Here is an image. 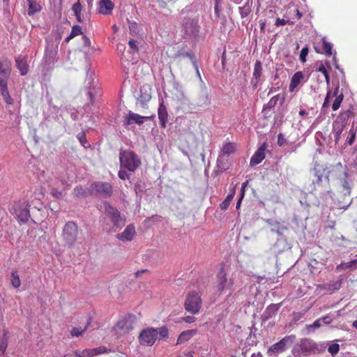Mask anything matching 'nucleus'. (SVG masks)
Wrapping results in <instances>:
<instances>
[{
	"label": "nucleus",
	"instance_id": "nucleus-61",
	"mask_svg": "<svg viewBox=\"0 0 357 357\" xmlns=\"http://www.w3.org/2000/svg\"><path fill=\"white\" fill-rule=\"evenodd\" d=\"M323 176L316 177V179L313 181L312 184L314 185L313 189H316V186L319 187L322 182Z\"/></svg>",
	"mask_w": 357,
	"mask_h": 357
},
{
	"label": "nucleus",
	"instance_id": "nucleus-55",
	"mask_svg": "<svg viewBox=\"0 0 357 357\" xmlns=\"http://www.w3.org/2000/svg\"><path fill=\"white\" fill-rule=\"evenodd\" d=\"M308 54V48L307 47H303L300 53V60L302 62H305L306 61V56Z\"/></svg>",
	"mask_w": 357,
	"mask_h": 357
},
{
	"label": "nucleus",
	"instance_id": "nucleus-32",
	"mask_svg": "<svg viewBox=\"0 0 357 357\" xmlns=\"http://www.w3.org/2000/svg\"><path fill=\"white\" fill-rule=\"evenodd\" d=\"M235 195V188H234L231 192L227 196L225 199L220 204V208L222 210H226L228 208L231 200L233 199Z\"/></svg>",
	"mask_w": 357,
	"mask_h": 357
},
{
	"label": "nucleus",
	"instance_id": "nucleus-13",
	"mask_svg": "<svg viewBox=\"0 0 357 357\" xmlns=\"http://www.w3.org/2000/svg\"><path fill=\"white\" fill-rule=\"evenodd\" d=\"M262 63L260 61H257L253 71V78L251 80V84L254 88H257L258 84L262 82Z\"/></svg>",
	"mask_w": 357,
	"mask_h": 357
},
{
	"label": "nucleus",
	"instance_id": "nucleus-36",
	"mask_svg": "<svg viewBox=\"0 0 357 357\" xmlns=\"http://www.w3.org/2000/svg\"><path fill=\"white\" fill-rule=\"evenodd\" d=\"M81 34H82V27L79 25H74L70 35L66 38V41L68 43L75 36Z\"/></svg>",
	"mask_w": 357,
	"mask_h": 357
},
{
	"label": "nucleus",
	"instance_id": "nucleus-57",
	"mask_svg": "<svg viewBox=\"0 0 357 357\" xmlns=\"http://www.w3.org/2000/svg\"><path fill=\"white\" fill-rule=\"evenodd\" d=\"M158 335L161 338H165L168 336V330L165 327L160 328L158 330Z\"/></svg>",
	"mask_w": 357,
	"mask_h": 357
},
{
	"label": "nucleus",
	"instance_id": "nucleus-52",
	"mask_svg": "<svg viewBox=\"0 0 357 357\" xmlns=\"http://www.w3.org/2000/svg\"><path fill=\"white\" fill-rule=\"evenodd\" d=\"M128 45L130 47V50L132 53H137L139 51L138 47L137 45L136 41L133 39H131L128 42Z\"/></svg>",
	"mask_w": 357,
	"mask_h": 357
},
{
	"label": "nucleus",
	"instance_id": "nucleus-64",
	"mask_svg": "<svg viewBox=\"0 0 357 357\" xmlns=\"http://www.w3.org/2000/svg\"><path fill=\"white\" fill-rule=\"evenodd\" d=\"M350 137H348V144L349 145H351L354 142V140H355V132H353L351 130H350Z\"/></svg>",
	"mask_w": 357,
	"mask_h": 357
},
{
	"label": "nucleus",
	"instance_id": "nucleus-49",
	"mask_svg": "<svg viewBox=\"0 0 357 357\" xmlns=\"http://www.w3.org/2000/svg\"><path fill=\"white\" fill-rule=\"evenodd\" d=\"M317 70L319 71V72H321V73H322L324 74L326 83L329 84L330 77H329V75H328V73L325 66L324 65H321V66H319L317 68Z\"/></svg>",
	"mask_w": 357,
	"mask_h": 357
},
{
	"label": "nucleus",
	"instance_id": "nucleus-16",
	"mask_svg": "<svg viewBox=\"0 0 357 357\" xmlns=\"http://www.w3.org/2000/svg\"><path fill=\"white\" fill-rule=\"evenodd\" d=\"M135 228L133 225H128L124 231L116 235V238L121 241H130L135 235Z\"/></svg>",
	"mask_w": 357,
	"mask_h": 357
},
{
	"label": "nucleus",
	"instance_id": "nucleus-39",
	"mask_svg": "<svg viewBox=\"0 0 357 357\" xmlns=\"http://www.w3.org/2000/svg\"><path fill=\"white\" fill-rule=\"evenodd\" d=\"M77 138L78 139L80 144L85 148H89L90 146V144L88 142L86 139V134L84 132H81L77 134Z\"/></svg>",
	"mask_w": 357,
	"mask_h": 357
},
{
	"label": "nucleus",
	"instance_id": "nucleus-51",
	"mask_svg": "<svg viewBox=\"0 0 357 357\" xmlns=\"http://www.w3.org/2000/svg\"><path fill=\"white\" fill-rule=\"evenodd\" d=\"M86 328H87V326H85L84 328L82 330H80L78 328H73L71 331V335L73 336L79 337V335H81L82 333H84L85 332Z\"/></svg>",
	"mask_w": 357,
	"mask_h": 357
},
{
	"label": "nucleus",
	"instance_id": "nucleus-31",
	"mask_svg": "<svg viewBox=\"0 0 357 357\" xmlns=\"http://www.w3.org/2000/svg\"><path fill=\"white\" fill-rule=\"evenodd\" d=\"M252 2L251 0L249 2H245L244 6L238 8L239 13L241 18L247 17L252 10Z\"/></svg>",
	"mask_w": 357,
	"mask_h": 357
},
{
	"label": "nucleus",
	"instance_id": "nucleus-59",
	"mask_svg": "<svg viewBox=\"0 0 357 357\" xmlns=\"http://www.w3.org/2000/svg\"><path fill=\"white\" fill-rule=\"evenodd\" d=\"M319 319L323 324H329L333 321L332 317L328 314Z\"/></svg>",
	"mask_w": 357,
	"mask_h": 357
},
{
	"label": "nucleus",
	"instance_id": "nucleus-28",
	"mask_svg": "<svg viewBox=\"0 0 357 357\" xmlns=\"http://www.w3.org/2000/svg\"><path fill=\"white\" fill-rule=\"evenodd\" d=\"M303 78V74L301 71H298L291 77L289 90L293 91L294 89L301 83L302 79Z\"/></svg>",
	"mask_w": 357,
	"mask_h": 357
},
{
	"label": "nucleus",
	"instance_id": "nucleus-37",
	"mask_svg": "<svg viewBox=\"0 0 357 357\" xmlns=\"http://www.w3.org/2000/svg\"><path fill=\"white\" fill-rule=\"evenodd\" d=\"M323 42V52L326 56H330L332 55L333 45L331 43L327 42L324 38H322Z\"/></svg>",
	"mask_w": 357,
	"mask_h": 357
},
{
	"label": "nucleus",
	"instance_id": "nucleus-21",
	"mask_svg": "<svg viewBox=\"0 0 357 357\" xmlns=\"http://www.w3.org/2000/svg\"><path fill=\"white\" fill-rule=\"evenodd\" d=\"M197 331L196 329L187 330L181 332L178 337L176 344H181L188 342L193 336L197 335Z\"/></svg>",
	"mask_w": 357,
	"mask_h": 357
},
{
	"label": "nucleus",
	"instance_id": "nucleus-56",
	"mask_svg": "<svg viewBox=\"0 0 357 357\" xmlns=\"http://www.w3.org/2000/svg\"><path fill=\"white\" fill-rule=\"evenodd\" d=\"M125 169L121 168L118 173L119 177L122 180L129 179V174Z\"/></svg>",
	"mask_w": 357,
	"mask_h": 357
},
{
	"label": "nucleus",
	"instance_id": "nucleus-29",
	"mask_svg": "<svg viewBox=\"0 0 357 357\" xmlns=\"http://www.w3.org/2000/svg\"><path fill=\"white\" fill-rule=\"evenodd\" d=\"M235 150H236V146L234 144L230 143V142L226 143V144H223L219 154H220L223 156H225V155L228 156L230 154L234 153Z\"/></svg>",
	"mask_w": 357,
	"mask_h": 357
},
{
	"label": "nucleus",
	"instance_id": "nucleus-43",
	"mask_svg": "<svg viewBox=\"0 0 357 357\" xmlns=\"http://www.w3.org/2000/svg\"><path fill=\"white\" fill-rule=\"evenodd\" d=\"M342 100H343L342 94H340L335 98V100L333 101V105H332V109L333 111H336L339 109Z\"/></svg>",
	"mask_w": 357,
	"mask_h": 357
},
{
	"label": "nucleus",
	"instance_id": "nucleus-50",
	"mask_svg": "<svg viewBox=\"0 0 357 357\" xmlns=\"http://www.w3.org/2000/svg\"><path fill=\"white\" fill-rule=\"evenodd\" d=\"M50 195L56 199H61L63 197L62 192L55 188L51 189Z\"/></svg>",
	"mask_w": 357,
	"mask_h": 357
},
{
	"label": "nucleus",
	"instance_id": "nucleus-18",
	"mask_svg": "<svg viewBox=\"0 0 357 357\" xmlns=\"http://www.w3.org/2000/svg\"><path fill=\"white\" fill-rule=\"evenodd\" d=\"M158 115L160 127L165 128L168 121V113L163 100H162L160 103V106L158 110Z\"/></svg>",
	"mask_w": 357,
	"mask_h": 357
},
{
	"label": "nucleus",
	"instance_id": "nucleus-41",
	"mask_svg": "<svg viewBox=\"0 0 357 357\" xmlns=\"http://www.w3.org/2000/svg\"><path fill=\"white\" fill-rule=\"evenodd\" d=\"M313 172L315 177L324 176L325 169L320 165H315L313 169Z\"/></svg>",
	"mask_w": 357,
	"mask_h": 357
},
{
	"label": "nucleus",
	"instance_id": "nucleus-11",
	"mask_svg": "<svg viewBox=\"0 0 357 357\" xmlns=\"http://www.w3.org/2000/svg\"><path fill=\"white\" fill-rule=\"evenodd\" d=\"M17 220L22 223L28 222L30 218L29 206L25 201L15 202L13 206Z\"/></svg>",
	"mask_w": 357,
	"mask_h": 357
},
{
	"label": "nucleus",
	"instance_id": "nucleus-19",
	"mask_svg": "<svg viewBox=\"0 0 357 357\" xmlns=\"http://www.w3.org/2000/svg\"><path fill=\"white\" fill-rule=\"evenodd\" d=\"M114 8V4L111 0H100L98 3V13L103 15H109Z\"/></svg>",
	"mask_w": 357,
	"mask_h": 357
},
{
	"label": "nucleus",
	"instance_id": "nucleus-63",
	"mask_svg": "<svg viewBox=\"0 0 357 357\" xmlns=\"http://www.w3.org/2000/svg\"><path fill=\"white\" fill-rule=\"evenodd\" d=\"M287 23V21H286L284 19L277 18L275 20V25L277 26L285 25Z\"/></svg>",
	"mask_w": 357,
	"mask_h": 357
},
{
	"label": "nucleus",
	"instance_id": "nucleus-23",
	"mask_svg": "<svg viewBox=\"0 0 357 357\" xmlns=\"http://www.w3.org/2000/svg\"><path fill=\"white\" fill-rule=\"evenodd\" d=\"M280 99H281L280 103L282 104L284 100V96L283 95L278 94V95L272 97L270 99V100L268 102V103H266L264 105L263 112H264L266 114H267L266 110L268 109L274 108Z\"/></svg>",
	"mask_w": 357,
	"mask_h": 357
},
{
	"label": "nucleus",
	"instance_id": "nucleus-60",
	"mask_svg": "<svg viewBox=\"0 0 357 357\" xmlns=\"http://www.w3.org/2000/svg\"><path fill=\"white\" fill-rule=\"evenodd\" d=\"M92 349H84L82 352V357H93V354L92 352Z\"/></svg>",
	"mask_w": 357,
	"mask_h": 357
},
{
	"label": "nucleus",
	"instance_id": "nucleus-12",
	"mask_svg": "<svg viewBox=\"0 0 357 357\" xmlns=\"http://www.w3.org/2000/svg\"><path fill=\"white\" fill-rule=\"evenodd\" d=\"M134 328L132 323L127 319H122L117 322L115 326V331L116 333L121 336L126 334Z\"/></svg>",
	"mask_w": 357,
	"mask_h": 357
},
{
	"label": "nucleus",
	"instance_id": "nucleus-24",
	"mask_svg": "<svg viewBox=\"0 0 357 357\" xmlns=\"http://www.w3.org/2000/svg\"><path fill=\"white\" fill-rule=\"evenodd\" d=\"M16 65L21 75H25L29 71V66L24 57L20 56L15 59Z\"/></svg>",
	"mask_w": 357,
	"mask_h": 357
},
{
	"label": "nucleus",
	"instance_id": "nucleus-6",
	"mask_svg": "<svg viewBox=\"0 0 357 357\" xmlns=\"http://www.w3.org/2000/svg\"><path fill=\"white\" fill-rule=\"evenodd\" d=\"M295 335H289L283 337L279 342L273 344L268 350L269 356L278 355L288 349L296 341Z\"/></svg>",
	"mask_w": 357,
	"mask_h": 357
},
{
	"label": "nucleus",
	"instance_id": "nucleus-35",
	"mask_svg": "<svg viewBox=\"0 0 357 357\" xmlns=\"http://www.w3.org/2000/svg\"><path fill=\"white\" fill-rule=\"evenodd\" d=\"M351 114H352V112L350 110L344 111V112L340 113L337 116L335 121L346 126L347 121H348L349 118L350 117V116L351 115Z\"/></svg>",
	"mask_w": 357,
	"mask_h": 357
},
{
	"label": "nucleus",
	"instance_id": "nucleus-46",
	"mask_svg": "<svg viewBox=\"0 0 357 357\" xmlns=\"http://www.w3.org/2000/svg\"><path fill=\"white\" fill-rule=\"evenodd\" d=\"M92 351L93 356H95L99 354L107 353L109 350L106 347L101 346L92 349Z\"/></svg>",
	"mask_w": 357,
	"mask_h": 357
},
{
	"label": "nucleus",
	"instance_id": "nucleus-17",
	"mask_svg": "<svg viewBox=\"0 0 357 357\" xmlns=\"http://www.w3.org/2000/svg\"><path fill=\"white\" fill-rule=\"evenodd\" d=\"M265 149L266 144H264L260 146L251 157L250 165V166H255L259 164L265 158Z\"/></svg>",
	"mask_w": 357,
	"mask_h": 357
},
{
	"label": "nucleus",
	"instance_id": "nucleus-47",
	"mask_svg": "<svg viewBox=\"0 0 357 357\" xmlns=\"http://www.w3.org/2000/svg\"><path fill=\"white\" fill-rule=\"evenodd\" d=\"M342 284V279H339L336 280L335 282H333V283L329 284V289L331 290H337L340 289Z\"/></svg>",
	"mask_w": 357,
	"mask_h": 357
},
{
	"label": "nucleus",
	"instance_id": "nucleus-45",
	"mask_svg": "<svg viewBox=\"0 0 357 357\" xmlns=\"http://www.w3.org/2000/svg\"><path fill=\"white\" fill-rule=\"evenodd\" d=\"M87 84L89 85L88 87L89 88V91L88 92V96L91 100V102L93 104L94 102V98H95L94 93H97V91L96 90L94 83L93 84V85L91 84V83H88Z\"/></svg>",
	"mask_w": 357,
	"mask_h": 357
},
{
	"label": "nucleus",
	"instance_id": "nucleus-8",
	"mask_svg": "<svg viewBox=\"0 0 357 357\" xmlns=\"http://www.w3.org/2000/svg\"><path fill=\"white\" fill-rule=\"evenodd\" d=\"M183 31L185 38H195L199 32L198 20L196 18L184 17L183 20Z\"/></svg>",
	"mask_w": 357,
	"mask_h": 357
},
{
	"label": "nucleus",
	"instance_id": "nucleus-9",
	"mask_svg": "<svg viewBox=\"0 0 357 357\" xmlns=\"http://www.w3.org/2000/svg\"><path fill=\"white\" fill-rule=\"evenodd\" d=\"M234 285L232 279H227L225 265L222 264L221 268L216 275L215 288L219 294L223 293L226 289H230Z\"/></svg>",
	"mask_w": 357,
	"mask_h": 357
},
{
	"label": "nucleus",
	"instance_id": "nucleus-54",
	"mask_svg": "<svg viewBox=\"0 0 357 357\" xmlns=\"http://www.w3.org/2000/svg\"><path fill=\"white\" fill-rule=\"evenodd\" d=\"M82 8V6L79 2V0H78V1L77 3H74L72 7V10L75 15L81 13Z\"/></svg>",
	"mask_w": 357,
	"mask_h": 357
},
{
	"label": "nucleus",
	"instance_id": "nucleus-53",
	"mask_svg": "<svg viewBox=\"0 0 357 357\" xmlns=\"http://www.w3.org/2000/svg\"><path fill=\"white\" fill-rule=\"evenodd\" d=\"M287 144H288V142H287V139H285L284 136L282 133H280L278 135V144L280 146H284L287 145Z\"/></svg>",
	"mask_w": 357,
	"mask_h": 357
},
{
	"label": "nucleus",
	"instance_id": "nucleus-27",
	"mask_svg": "<svg viewBox=\"0 0 357 357\" xmlns=\"http://www.w3.org/2000/svg\"><path fill=\"white\" fill-rule=\"evenodd\" d=\"M0 91L1 93V96H3V98L4 101L6 102V103L7 105L13 104V100L9 94V91L8 90V86H7V82L0 84Z\"/></svg>",
	"mask_w": 357,
	"mask_h": 357
},
{
	"label": "nucleus",
	"instance_id": "nucleus-10",
	"mask_svg": "<svg viewBox=\"0 0 357 357\" xmlns=\"http://www.w3.org/2000/svg\"><path fill=\"white\" fill-rule=\"evenodd\" d=\"M158 337V331L154 328H146L143 329L138 337L141 345L151 347L154 344Z\"/></svg>",
	"mask_w": 357,
	"mask_h": 357
},
{
	"label": "nucleus",
	"instance_id": "nucleus-44",
	"mask_svg": "<svg viewBox=\"0 0 357 357\" xmlns=\"http://www.w3.org/2000/svg\"><path fill=\"white\" fill-rule=\"evenodd\" d=\"M340 351V345L337 343L331 344L328 348V351L332 356H335Z\"/></svg>",
	"mask_w": 357,
	"mask_h": 357
},
{
	"label": "nucleus",
	"instance_id": "nucleus-33",
	"mask_svg": "<svg viewBox=\"0 0 357 357\" xmlns=\"http://www.w3.org/2000/svg\"><path fill=\"white\" fill-rule=\"evenodd\" d=\"M10 282L14 288H18L21 285L20 275L17 271H13L10 275Z\"/></svg>",
	"mask_w": 357,
	"mask_h": 357
},
{
	"label": "nucleus",
	"instance_id": "nucleus-48",
	"mask_svg": "<svg viewBox=\"0 0 357 357\" xmlns=\"http://www.w3.org/2000/svg\"><path fill=\"white\" fill-rule=\"evenodd\" d=\"M178 56H182L183 58L185 57H188L190 59V61H192V63L194 64V62L196 63L197 62V60H196V58L195 56L191 53V52H183V53H179L178 54Z\"/></svg>",
	"mask_w": 357,
	"mask_h": 357
},
{
	"label": "nucleus",
	"instance_id": "nucleus-62",
	"mask_svg": "<svg viewBox=\"0 0 357 357\" xmlns=\"http://www.w3.org/2000/svg\"><path fill=\"white\" fill-rule=\"evenodd\" d=\"M181 319L186 323L191 324L195 321V317L192 316H186L181 318Z\"/></svg>",
	"mask_w": 357,
	"mask_h": 357
},
{
	"label": "nucleus",
	"instance_id": "nucleus-3",
	"mask_svg": "<svg viewBox=\"0 0 357 357\" xmlns=\"http://www.w3.org/2000/svg\"><path fill=\"white\" fill-rule=\"evenodd\" d=\"M105 214L112 223V231L116 232L121 229L126 223L125 218L121 215L119 211L112 206L109 202L104 203Z\"/></svg>",
	"mask_w": 357,
	"mask_h": 357
},
{
	"label": "nucleus",
	"instance_id": "nucleus-26",
	"mask_svg": "<svg viewBox=\"0 0 357 357\" xmlns=\"http://www.w3.org/2000/svg\"><path fill=\"white\" fill-rule=\"evenodd\" d=\"M345 128V125L340 123L337 121H334L333 123V132L334 134L335 141L337 143L340 138L341 134Z\"/></svg>",
	"mask_w": 357,
	"mask_h": 357
},
{
	"label": "nucleus",
	"instance_id": "nucleus-42",
	"mask_svg": "<svg viewBox=\"0 0 357 357\" xmlns=\"http://www.w3.org/2000/svg\"><path fill=\"white\" fill-rule=\"evenodd\" d=\"M223 157V155L219 154L217 159V167L222 172L227 169V167L225 166Z\"/></svg>",
	"mask_w": 357,
	"mask_h": 357
},
{
	"label": "nucleus",
	"instance_id": "nucleus-5",
	"mask_svg": "<svg viewBox=\"0 0 357 357\" xmlns=\"http://www.w3.org/2000/svg\"><path fill=\"white\" fill-rule=\"evenodd\" d=\"M78 227L73 221L67 222L63 227L61 238L64 245L71 248L73 247L77 238Z\"/></svg>",
	"mask_w": 357,
	"mask_h": 357
},
{
	"label": "nucleus",
	"instance_id": "nucleus-4",
	"mask_svg": "<svg viewBox=\"0 0 357 357\" xmlns=\"http://www.w3.org/2000/svg\"><path fill=\"white\" fill-rule=\"evenodd\" d=\"M317 351L316 343L312 340L304 338L296 344L292 348L291 353L295 357L308 356Z\"/></svg>",
	"mask_w": 357,
	"mask_h": 357
},
{
	"label": "nucleus",
	"instance_id": "nucleus-25",
	"mask_svg": "<svg viewBox=\"0 0 357 357\" xmlns=\"http://www.w3.org/2000/svg\"><path fill=\"white\" fill-rule=\"evenodd\" d=\"M151 88L147 86H143L140 88V94L139 97V100L142 103H146L149 102L151 98Z\"/></svg>",
	"mask_w": 357,
	"mask_h": 357
},
{
	"label": "nucleus",
	"instance_id": "nucleus-20",
	"mask_svg": "<svg viewBox=\"0 0 357 357\" xmlns=\"http://www.w3.org/2000/svg\"><path fill=\"white\" fill-rule=\"evenodd\" d=\"M211 100L205 86L202 87L200 93L197 100V105L199 107L207 106L210 104Z\"/></svg>",
	"mask_w": 357,
	"mask_h": 357
},
{
	"label": "nucleus",
	"instance_id": "nucleus-22",
	"mask_svg": "<svg viewBox=\"0 0 357 357\" xmlns=\"http://www.w3.org/2000/svg\"><path fill=\"white\" fill-rule=\"evenodd\" d=\"M280 304H271L269 305L264 312L261 317L263 321H267L273 317L280 308Z\"/></svg>",
	"mask_w": 357,
	"mask_h": 357
},
{
	"label": "nucleus",
	"instance_id": "nucleus-7",
	"mask_svg": "<svg viewBox=\"0 0 357 357\" xmlns=\"http://www.w3.org/2000/svg\"><path fill=\"white\" fill-rule=\"evenodd\" d=\"M113 192V188L109 183L97 181L93 183L89 188L90 195L109 197Z\"/></svg>",
	"mask_w": 357,
	"mask_h": 357
},
{
	"label": "nucleus",
	"instance_id": "nucleus-15",
	"mask_svg": "<svg viewBox=\"0 0 357 357\" xmlns=\"http://www.w3.org/2000/svg\"><path fill=\"white\" fill-rule=\"evenodd\" d=\"M11 71V65L7 61H0V84L8 82Z\"/></svg>",
	"mask_w": 357,
	"mask_h": 357
},
{
	"label": "nucleus",
	"instance_id": "nucleus-2",
	"mask_svg": "<svg viewBox=\"0 0 357 357\" xmlns=\"http://www.w3.org/2000/svg\"><path fill=\"white\" fill-rule=\"evenodd\" d=\"M202 294L198 290L189 291L184 302L185 310L191 314H197L199 312L202 305Z\"/></svg>",
	"mask_w": 357,
	"mask_h": 357
},
{
	"label": "nucleus",
	"instance_id": "nucleus-30",
	"mask_svg": "<svg viewBox=\"0 0 357 357\" xmlns=\"http://www.w3.org/2000/svg\"><path fill=\"white\" fill-rule=\"evenodd\" d=\"M28 3V15L29 16L33 15L36 13H38L41 10V6L37 3L36 1H27Z\"/></svg>",
	"mask_w": 357,
	"mask_h": 357
},
{
	"label": "nucleus",
	"instance_id": "nucleus-14",
	"mask_svg": "<svg viewBox=\"0 0 357 357\" xmlns=\"http://www.w3.org/2000/svg\"><path fill=\"white\" fill-rule=\"evenodd\" d=\"M148 118V116H143L130 111L128 115L125 117V119L123 121V125L128 126L129 125H131L132 123L141 125L144 123V119Z\"/></svg>",
	"mask_w": 357,
	"mask_h": 357
},
{
	"label": "nucleus",
	"instance_id": "nucleus-34",
	"mask_svg": "<svg viewBox=\"0 0 357 357\" xmlns=\"http://www.w3.org/2000/svg\"><path fill=\"white\" fill-rule=\"evenodd\" d=\"M73 194L77 197H86L90 195L89 189L86 190L82 185L76 186L73 190Z\"/></svg>",
	"mask_w": 357,
	"mask_h": 357
},
{
	"label": "nucleus",
	"instance_id": "nucleus-1",
	"mask_svg": "<svg viewBox=\"0 0 357 357\" xmlns=\"http://www.w3.org/2000/svg\"><path fill=\"white\" fill-rule=\"evenodd\" d=\"M120 168L135 172L141 165L139 156L134 151L128 149L121 150L119 153Z\"/></svg>",
	"mask_w": 357,
	"mask_h": 357
},
{
	"label": "nucleus",
	"instance_id": "nucleus-58",
	"mask_svg": "<svg viewBox=\"0 0 357 357\" xmlns=\"http://www.w3.org/2000/svg\"><path fill=\"white\" fill-rule=\"evenodd\" d=\"M344 264L346 270L349 268H357V259L351 260L349 262L344 263Z\"/></svg>",
	"mask_w": 357,
	"mask_h": 357
},
{
	"label": "nucleus",
	"instance_id": "nucleus-40",
	"mask_svg": "<svg viewBox=\"0 0 357 357\" xmlns=\"http://www.w3.org/2000/svg\"><path fill=\"white\" fill-rule=\"evenodd\" d=\"M8 346V337L7 333L4 332L2 339L0 341V352L1 354H4Z\"/></svg>",
	"mask_w": 357,
	"mask_h": 357
},
{
	"label": "nucleus",
	"instance_id": "nucleus-38",
	"mask_svg": "<svg viewBox=\"0 0 357 357\" xmlns=\"http://www.w3.org/2000/svg\"><path fill=\"white\" fill-rule=\"evenodd\" d=\"M323 325L320 319H317L312 324L306 325V328L308 333H312L316 329L320 328Z\"/></svg>",
	"mask_w": 357,
	"mask_h": 357
}]
</instances>
